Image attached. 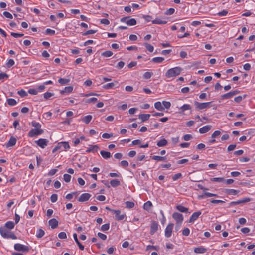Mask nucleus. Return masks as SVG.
<instances>
[{"mask_svg": "<svg viewBox=\"0 0 255 255\" xmlns=\"http://www.w3.org/2000/svg\"><path fill=\"white\" fill-rule=\"evenodd\" d=\"M182 70V69L180 67H175L169 69L166 72L165 76L167 78L176 77L180 74Z\"/></svg>", "mask_w": 255, "mask_h": 255, "instance_id": "obj_1", "label": "nucleus"}, {"mask_svg": "<svg viewBox=\"0 0 255 255\" xmlns=\"http://www.w3.org/2000/svg\"><path fill=\"white\" fill-rule=\"evenodd\" d=\"M0 233L1 236L4 238H10L12 239H17V237L13 232L9 231L4 227L0 228Z\"/></svg>", "mask_w": 255, "mask_h": 255, "instance_id": "obj_2", "label": "nucleus"}, {"mask_svg": "<svg viewBox=\"0 0 255 255\" xmlns=\"http://www.w3.org/2000/svg\"><path fill=\"white\" fill-rule=\"evenodd\" d=\"M212 102H205V103H199L197 101L194 102V105L197 110H203L209 107H211Z\"/></svg>", "mask_w": 255, "mask_h": 255, "instance_id": "obj_3", "label": "nucleus"}, {"mask_svg": "<svg viewBox=\"0 0 255 255\" xmlns=\"http://www.w3.org/2000/svg\"><path fill=\"white\" fill-rule=\"evenodd\" d=\"M43 130L41 128L32 129L28 133V136L33 137L39 135H41L43 133Z\"/></svg>", "mask_w": 255, "mask_h": 255, "instance_id": "obj_4", "label": "nucleus"}, {"mask_svg": "<svg viewBox=\"0 0 255 255\" xmlns=\"http://www.w3.org/2000/svg\"><path fill=\"white\" fill-rule=\"evenodd\" d=\"M14 248L17 251L27 252L29 251V248L28 246L19 243L15 244Z\"/></svg>", "mask_w": 255, "mask_h": 255, "instance_id": "obj_5", "label": "nucleus"}, {"mask_svg": "<svg viewBox=\"0 0 255 255\" xmlns=\"http://www.w3.org/2000/svg\"><path fill=\"white\" fill-rule=\"evenodd\" d=\"M240 93V91L239 90H234L233 91H231L230 92H228L227 93L224 94L223 95H222L221 96V97L222 99H229L234 96L239 94Z\"/></svg>", "mask_w": 255, "mask_h": 255, "instance_id": "obj_6", "label": "nucleus"}, {"mask_svg": "<svg viewBox=\"0 0 255 255\" xmlns=\"http://www.w3.org/2000/svg\"><path fill=\"white\" fill-rule=\"evenodd\" d=\"M158 223L157 221L152 220L150 226V233L151 235L155 234L158 230Z\"/></svg>", "mask_w": 255, "mask_h": 255, "instance_id": "obj_7", "label": "nucleus"}, {"mask_svg": "<svg viewBox=\"0 0 255 255\" xmlns=\"http://www.w3.org/2000/svg\"><path fill=\"white\" fill-rule=\"evenodd\" d=\"M173 226L174 224L173 223H169L167 226L165 230V236L167 238H169L171 236Z\"/></svg>", "mask_w": 255, "mask_h": 255, "instance_id": "obj_8", "label": "nucleus"}, {"mask_svg": "<svg viewBox=\"0 0 255 255\" xmlns=\"http://www.w3.org/2000/svg\"><path fill=\"white\" fill-rule=\"evenodd\" d=\"M35 142L41 148H44L47 145L48 141L46 139L40 138Z\"/></svg>", "mask_w": 255, "mask_h": 255, "instance_id": "obj_9", "label": "nucleus"}, {"mask_svg": "<svg viewBox=\"0 0 255 255\" xmlns=\"http://www.w3.org/2000/svg\"><path fill=\"white\" fill-rule=\"evenodd\" d=\"M112 212L115 214V218L118 221L123 220L126 217V215L120 214L121 211L119 210H112Z\"/></svg>", "mask_w": 255, "mask_h": 255, "instance_id": "obj_10", "label": "nucleus"}, {"mask_svg": "<svg viewBox=\"0 0 255 255\" xmlns=\"http://www.w3.org/2000/svg\"><path fill=\"white\" fill-rule=\"evenodd\" d=\"M172 217L176 221V223L182 222L183 221V216L182 214L178 212H174L172 214Z\"/></svg>", "mask_w": 255, "mask_h": 255, "instance_id": "obj_11", "label": "nucleus"}, {"mask_svg": "<svg viewBox=\"0 0 255 255\" xmlns=\"http://www.w3.org/2000/svg\"><path fill=\"white\" fill-rule=\"evenodd\" d=\"M91 197V194L89 193H83L79 197L78 200L79 202H83L88 201Z\"/></svg>", "mask_w": 255, "mask_h": 255, "instance_id": "obj_12", "label": "nucleus"}, {"mask_svg": "<svg viewBox=\"0 0 255 255\" xmlns=\"http://www.w3.org/2000/svg\"><path fill=\"white\" fill-rule=\"evenodd\" d=\"M201 214V212L200 211L193 213L189 219V223L194 222L195 220H196L198 218L199 216Z\"/></svg>", "mask_w": 255, "mask_h": 255, "instance_id": "obj_13", "label": "nucleus"}, {"mask_svg": "<svg viewBox=\"0 0 255 255\" xmlns=\"http://www.w3.org/2000/svg\"><path fill=\"white\" fill-rule=\"evenodd\" d=\"M212 128L211 125H206L199 129V132L201 134L205 133L208 132Z\"/></svg>", "mask_w": 255, "mask_h": 255, "instance_id": "obj_14", "label": "nucleus"}, {"mask_svg": "<svg viewBox=\"0 0 255 255\" xmlns=\"http://www.w3.org/2000/svg\"><path fill=\"white\" fill-rule=\"evenodd\" d=\"M224 192L228 195H236L240 192V191L233 189H225Z\"/></svg>", "mask_w": 255, "mask_h": 255, "instance_id": "obj_15", "label": "nucleus"}, {"mask_svg": "<svg viewBox=\"0 0 255 255\" xmlns=\"http://www.w3.org/2000/svg\"><path fill=\"white\" fill-rule=\"evenodd\" d=\"M48 223L51 228L53 229L56 228L58 225V222L55 218L50 219Z\"/></svg>", "mask_w": 255, "mask_h": 255, "instance_id": "obj_16", "label": "nucleus"}, {"mask_svg": "<svg viewBox=\"0 0 255 255\" xmlns=\"http://www.w3.org/2000/svg\"><path fill=\"white\" fill-rule=\"evenodd\" d=\"M16 141L15 138L13 136L11 137L8 142L6 144V147L8 148L14 146L16 143Z\"/></svg>", "mask_w": 255, "mask_h": 255, "instance_id": "obj_17", "label": "nucleus"}, {"mask_svg": "<svg viewBox=\"0 0 255 255\" xmlns=\"http://www.w3.org/2000/svg\"><path fill=\"white\" fill-rule=\"evenodd\" d=\"M118 83L117 81H115L114 82L107 83L103 86V88L104 89H110L112 88L114 86H115L116 84Z\"/></svg>", "mask_w": 255, "mask_h": 255, "instance_id": "obj_18", "label": "nucleus"}, {"mask_svg": "<svg viewBox=\"0 0 255 255\" xmlns=\"http://www.w3.org/2000/svg\"><path fill=\"white\" fill-rule=\"evenodd\" d=\"M207 249L203 246L196 247L194 249V251L196 253L202 254L207 251Z\"/></svg>", "mask_w": 255, "mask_h": 255, "instance_id": "obj_19", "label": "nucleus"}, {"mask_svg": "<svg viewBox=\"0 0 255 255\" xmlns=\"http://www.w3.org/2000/svg\"><path fill=\"white\" fill-rule=\"evenodd\" d=\"M251 200V199L250 198L246 197L243 199L235 201V205L246 203L250 202Z\"/></svg>", "mask_w": 255, "mask_h": 255, "instance_id": "obj_20", "label": "nucleus"}, {"mask_svg": "<svg viewBox=\"0 0 255 255\" xmlns=\"http://www.w3.org/2000/svg\"><path fill=\"white\" fill-rule=\"evenodd\" d=\"M153 24H165L167 23V21L165 20H162L160 18H156L152 21Z\"/></svg>", "mask_w": 255, "mask_h": 255, "instance_id": "obj_21", "label": "nucleus"}, {"mask_svg": "<svg viewBox=\"0 0 255 255\" xmlns=\"http://www.w3.org/2000/svg\"><path fill=\"white\" fill-rule=\"evenodd\" d=\"M100 154L101 156L103 157V158L106 159H108L111 157V154L110 152L108 151L102 150L100 151Z\"/></svg>", "mask_w": 255, "mask_h": 255, "instance_id": "obj_22", "label": "nucleus"}, {"mask_svg": "<svg viewBox=\"0 0 255 255\" xmlns=\"http://www.w3.org/2000/svg\"><path fill=\"white\" fill-rule=\"evenodd\" d=\"M99 149V146L97 145L92 146L88 148L86 152H97L98 151V150Z\"/></svg>", "mask_w": 255, "mask_h": 255, "instance_id": "obj_23", "label": "nucleus"}, {"mask_svg": "<svg viewBox=\"0 0 255 255\" xmlns=\"http://www.w3.org/2000/svg\"><path fill=\"white\" fill-rule=\"evenodd\" d=\"M176 209L181 212L187 213L188 212V208L185 207L182 205H177L176 206Z\"/></svg>", "mask_w": 255, "mask_h": 255, "instance_id": "obj_24", "label": "nucleus"}, {"mask_svg": "<svg viewBox=\"0 0 255 255\" xmlns=\"http://www.w3.org/2000/svg\"><path fill=\"white\" fill-rule=\"evenodd\" d=\"M150 117V115L147 114H140L139 115V119L141 120L142 122L146 121L148 120Z\"/></svg>", "mask_w": 255, "mask_h": 255, "instance_id": "obj_25", "label": "nucleus"}, {"mask_svg": "<svg viewBox=\"0 0 255 255\" xmlns=\"http://www.w3.org/2000/svg\"><path fill=\"white\" fill-rule=\"evenodd\" d=\"M73 87L72 86H68L65 87L63 90L60 91V93L63 94L64 93H70L72 92Z\"/></svg>", "mask_w": 255, "mask_h": 255, "instance_id": "obj_26", "label": "nucleus"}, {"mask_svg": "<svg viewBox=\"0 0 255 255\" xmlns=\"http://www.w3.org/2000/svg\"><path fill=\"white\" fill-rule=\"evenodd\" d=\"M3 227L7 229H12L14 227V223L12 221H8L5 224Z\"/></svg>", "mask_w": 255, "mask_h": 255, "instance_id": "obj_27", "label": "nucleus"}, {"mask_svg": "<svg viewBox=\"0 0 255 255\" xmlns=\"http://www.w3.org/2000/svg\"><path fill=\"white\" fill-rule=\"evenodd\" d=\"M155 108L158 111L164 110V107L162 105L160 102H156L154 103Z\"/></svg>", "mask_w": 255, "mask_h": 255, "instance_id": "obj_28", "label": "nucleus"}, {"mask_svg": "<svg viewBox=\"0 0 255 255\" xmlns=\"http://www.w3.org/2000/svg\"><path fill=\"white\" fill-rule=\"evenodd\" d=\"M167 144H168L167 140L165 139H162L160 140V141H159L157 143V145L158 147H163V146L167 145Z\"/></svg>", "mask_w": 255, "mask_h": 255, "instance_id": "obj_29", "label": "nucleus"}, {"mask_svg": "<svg viewBox=\"0 0 255 255\" xmlns=\"http://www.w3.org/2000/svg\"><path fill=\"white\" fill-rule=\"evenodd\" d=\"M151 158H152V159L156 160L158 161H165L166 159V157L165 156L162 157V156H157V155H154V156H151Z\"/></svg>", "mask_w": 255, "mask_h": 255, "instance_id": "obj_30", "label": "nucleus"}, {"mask_svg": "<svg viewBox=\"0 0 255 255\" xmlns=\"http://www.w3.org/2000/svg\"><path fill=\"white\" fill-rule=\"evenodd\" d=\"M110 184L113 187H116L120 185V182L117 179H113L110 181Z\"/></svg>", "mask_w": 255, "mask_h": 255, "instance_id": "obj_31", "label": "nucleus"}, {"mask_svg": "<svg viewBox=\"0 0 255 255\" xmlns=\"http://www.w3.org/2000/svg\"><path fill=\"white\" fill-rule=\"evenodd\" d=\"M164 60V58L161 57H154L152 59L151 61L154 63H160Z\"/></svg>", "mask_w": 255, "mask_h": 255, "instance_id": "obj_32", "label": "nucleus"}, {"mask_svg": "<svg viewBox=\"0 0 255 255\" xmlns=\"http://www.w3.org/2000/svg\"><path fill=\"white\" fill-rule=\"evenodd\" d=\"M92 119V116L91 115H89L84 117L82 118V120L83 122L85 123L86 124H88L90 123Z\"/></svg>", "mask_w": 255, "mask_h": 255, "instance_id": "obj_33", "label": "nucleus"}, {"mask_svg": "<svg viewBox=\"0 0 255 255\" xmlns=\"http://www.w3.org/2000/svg\"><path fill=\"white\" fill-rule=\"evenodd\" d=\"M69 81L70 79H64L60 78L58 79V82L62 85H65L68 84Z\"/></svg>", "mask_w": 255, "mask_h": 255, "instance_id": "obj_34", "label": "nucleus"}, {"mask_svg": "<svg viewBox=\"0 0 255 255\" xmlns=\"http://www.w3.org/2000/svg\"><path fill=\"white\" fill-rule=\"evenodd\" d=\"M113 55V53L111 51H106L102 53L101 55L104 57H109Z\"/></svg>", "mask_w": 255, "mask_h": 255, "instance_id": "obj_35", "label": "nucleus"}, {"mask_svg": "<svg viewBox=\"0 0 255 255\" xmlns=\"http://www.w3.org/2000/svg\"><path fill=\"white\" fill-rule=\"evenodd\" d=\"M152 206V203L150 201H148L144 203L143 208L146 210H149Z\"/></svg>", "mask_w": 255, "mask_h": 255, "instance_id": "obj_36", "label": "nucleus"}, {"mask_svg": "<svg viewBox=\"0 0 255 255\" xmlns=\"http://www.w3.org/2000/svg\"><path fill=\"white\" fill-rule=\"evenodd\" d=\"M44 234H45L44 231L42 229H39L37 231L36 236L38 238H41L44 235Z\"/></svg>", "mask_w": 255, "mask_h": 255, "instance_id": "obj_37", "label": "nucleus"}, {"mask_svg": "<svg viewBox=\"0 0 255 255\" xmlns=\"http://www.w3.org/2000/svg\"><path fill=\"white\" fill-rule=\"evenodd\" d=\"M127 24L129 26H134L136 24V21L134 18H131L128 20Z\"/></svg>", "mask_w": 255, "mask_h": 255, "instance_id": "obj_38", "label": "nucleus"}, {"mask_svg": "<svg viewBox=\"0 0 255 255\" xmlns=\"http://www.w3.org/2000/svg\"><path fill=\"white\" fill-rule=\"evenodd\" d=\"M7 104L10 106H14L17 104L16 100L12 98H9L7 100Z\"/></svg>", "mask_w": 255, "mask_h": 255, "instance_id": "obj_39", "label": "nucleus"}, {"mask_svg": "<svg viewBox=\"0 0 255 255\" xmlns=\"http://www.w3.org/2000/svg\"><path fill=\"white\" fill-rule=\"evenodd\" d=\"M126 207L127 208L131 209L134 207L135 204L133 202L126 201L125 203Z\"/></svg>", "mask_w": 255, "mask_h": 255, "instance_id": "obj_40", "label": "nucleus"}, {"mask_svg": "<svg viewBox=\"0 0 255 255\" xmlns=\"http://www.w3.org/2000/svg\"><path fill=\"white\" fill-rule=\"evenodd\" d=\"M144 45L146 48V49L149 51L150 52H152L154 50V47L151 45V44L148 43H145L144 44Z\"/></svg>", "mask_w": 255, "mask_h": 255, "instance_id": "obj_41", "label": "nucleus"}, {"mask_svg": "<svg viewBox=\"0 0 255 255\" xmlns=\"http://www.w3.org/2000/svg\"><path fill=\"white\" fill-rule=\"evenodd\" d=\"M191 109V107L190 105L189 104H184L183 105L182 107H181V108H180V109L181 110V111L182 112H184L186 110H190Z\"/></svg>", "mask_w": 255, "mask_h": 255, "instance_id": "obj_42", "label": "nucleus"}, {"mask_svg": "<svg viewBox=\"0 0 255 255\" xmlns=\"http://www.w3.org/2000/svg\"><path fill=\"white\" fill-rule=\"evenodd\" d=\"M211 181L213 182H221L225 181V178L223 177H215L211 179Z\"/></svg>", "mask_w": 255, "mask_h": 255, "instance_id": "obj_43", "label": "nucleus"}, {"mask_svg": "<svg viewBox=\"0 0 255 255\" xmlns=\"http://www.w3.org/2000/svg\"><path fill=\"white\" fill-rule=\"evenodd\" d=\"M60 145H62V147H63L64 150L68 149L70 148L68 142H61Z\"/></svg>", "mask_w": 255, "mask_h": 255, "instance_id": "obj_44", "label": "nucleus"}, {"mask_svg": "<svg viewBox=\"0 0 255 255\" xmlns=\"http://www.w3.org/2000/svg\"><path fill=\"white\" fill-rule=\"evenodd\" d=\"M110 228V224L109 223L105 224L101 226V229L102 231L105 232L108 230Z\"/></svg>", "mask_w": 255, "mask_h": 255, "instance_id": "obj_45", "label": "nucleus"}, {"mask_svg": "<svg viewBox=\"0 0 255 255\" xmlns=\"http://www.w3.org/2000/svg\"><path fill=\"white\" fill-rule=\"evenodd\" d=\"M31 125L36 128H40L41 127V125L39 123L36 122L35 121H33L31 122Z\"/></svg>", "mask_w": 255, "mask_h": 255, "instance_id": "obj_46", "label": "nucleus"}, {"mask_svg": "<svg viewBox=\"0 0 255 255\" xmlns=\"http://www.w3.org/2000/svg\"><path fill=\"white\" fill-rule=\"evenodd\" d=\"M152 75H153V73H152V72H146L143 74V78L144 79H149L150 78H151V76H152Z\"/></svg>", "mask_w": 255, "mask_h": 255, "instance_id": "obj_47", "label": "nucleus"}, {"mask_svg": "<svg viewBox=\"0 0 255 255\" xmlns=\"http://www.w3.org/2000/svg\"><path fill=\"white\" fill-rule=\"evenodd\" d=\"M45 34H47V35H54L55 34V31L54 30H52L51 29H49V28H47L45 30Z\"/></svg>", "mask_w": 255, "mask_h": 255, "instance_id": "obj_48", "label": "nucleus"}, {"mask_svg": "<svg viewBox=\"0 0 255 255\" xmlns=\"http://www.w3.org/2000/svg\"><path fill=\"white\" fill-rule=\"evenodd\" d=\"M15 64L14 61L13 59H9L8 60L6 64L7 67L10 68V67L14 65Z\"/></svg>", "mask_w": 255, "mask_h": 255, "instance_id": "obj_49", "label": "nucleus"}, {"mask_svg": "<svg viewBox=\"0 0 255 255\" xmlns=\"http://www.w3.org/2000/svg\"><path fill=\"white\" fill-rule=\"evenodd\" d=\"M182 176V174L181 173H177V174L174 175L172 176V178L173 180L176 181V180H178V179L181 178Z\"/></svg>", "mask_w": 255, "mask_h": 255, "instance_id": "obj_50", "label": "nucleus"}, {"mask_svg": "<svg viewBox=\"0 0 255 255\" xmlns=\"http://www.w3.org/2000/svg\"><path fill=\"white\" fill-rule=\"evenodd\" d=\"M246 95H244L243 97L241 96H238L234 98V101L236 103H240L243 99V98H245Z\"/></svg>", "mask_w": 255, "mask_h": 255, "instance_id": "obj_51", "label": "nucleus"}, {"mask_svg": "<svg viewBox=\"0 0 255 255\" xmlns=\"http://www.w3.org/2000/svg\"><path fill=\"white\" fill-rule=\"evenodd\" d=\"M97 31V30H89L87 31L86 32L83 33L82 34V35H84V36H86V35H88L89 34H93L95 33Z\"/></svg>", "mask_w": 255, "mask_h": 255, "instance_id": "obj_52", "label": "nucleus"}, {"mask_svg": "<svg viewBox=\"0 0 255 255\" xmlns=\"http://www.w3.org/2000/svg\"><path fill=\"white\" fill-rule=\"evenodd\" d=\"M17 93L22 97H24L27 96V92L23 89L18 91Z\"/></svg>", "mask_w": 255, "mask_h": 255, "instance_id": "obj_53", "label": "nucleus"}, {"mask_svg": "<svg viewBox=\"0 0 255 255\" xmlns=\"http://www.w3.org/2000/svg\"><path fill=\"white\" fill-rule=\"evenodd\" d=\"M64 180L66 182H69L70 181L71 176L68 174H65L63 176Z\"/></svg>", "mask_w": 255, "mask_h": 255, "instance_id": "obj_54", "label": "nucleus"}, {"mask_svg": "<svg viewBox=\"0 0 255 255\" xmlns=\"http://www.w3.org/2000/svg\"><path fill=\"white\" fill-rule=\"evenodd\" d=\"M58 196L56 194H53L50 197L51 201L52 203L55 202L57 200Z\"/></svg>", "mask_w": 255, "mask_h": 255, "instance_id": "obj_55", "label": "nucleus"}, {"mask_svg": "<svg viewBox=\"0 0 255 255\" xmlns=\"http://www.w3.org/2000/svg\"><path fill=\"white\" fill-rule=\"evenodd\" d=\"M53 95L54 93L47 92L43 94V97L45 99H48L51 96H52Z\"/></svg>", "mask_w": 255, "mask_h": 255, "instance_id": "obj_56", "label": "nucleus"}, {"mask_svg": "<svg viewBox=\"0 0 255 255\" xmlns=\"http://www.w3.org/2000/svg\"><path fill=\"white\" fill-rule=\"evenodd\" d=\"M174 11L175 10L174 8H170L165 12V14L167 15H171L174 13Z\"/></svg>", "mask_w": 255, "mask_h": 255, "instance_id": "obj_57", "label": "nucleus"}, {"mask_svg": "<svg viewBox=\"0 0 255 255\" xmlns=\"http://www.w3.org/2000/svg\"><path fill=\"white\" fill-rule=\"evenodd\" d=\"M58 237L61 239H65L67 238V235L65 232H62L59 233Z\"/></svg>", "mask_w": 255, "mask_h": 255, "instance_id": "obj_58", "label": "nucleus"}, {"mask_svg": "<svg viewBox=\"0 0 255 255\" xmlns=\"http://www.w3.org/2000/svg\"><path fill=\"white\" fill-rule=\"evenodd\" d=\"M28 93L31 95H36L38 94V91L36 89H29L28 90Z\"/></svg>", "mask_w": 255, "mask_h": 255, "instance_id": "obj_59", "label": "nucleus"}, {"mask_svg": "<svg viewBox=\"0 0 255 255\" xmlns=\"http://www.w3.org/2000/svg\"><path fill=\"white\" fill-rule=\"evenodd\" d=\"M11 35L15 38H18L22 37L24 35V34L22 33L11 32Z\"/></svg>", "mask_w": 255, "mask_h": 255, "instance_id": "obj_60", "label": "nucleus"}, {"mask_svg": "<svg viewBox=\"0 0 255 255\" xmlns=\"http://www.w3.org/2000/svg\"><path fill=\"white\" fill-rule=\"evenodd\" d=\"M189 234H190V230L189 228H185L183 229V230L182 231V234L184 236H187L189 235Z\"/></svg>", "mask_w": 255, "mask_h": 255, "instance_id": "obj_61", "label": "nucleus"}, {"mask_svg": "<svg viewBox=\"0 0 255 255\" xmlns=\"http://www.w3.org/2000/svg\"><path fill=\"white\" fill-rule=\"evenodd\" d=\"M162 103L164 105V108H166V109H169L170 106H171V103L169 102H168V101H163L162 102Z\"/></svg>", "mask_w": 255, "mask_h": 255, "instance_id": "obj_62", "label": "nucleus"}, {"mask_svg": "<svg viewBox=\"0 0 255 255\" xmlns=\"http://www.w3.org/2000/svg\"><path fill=\"white\" fill-rule=\"evenodd\" d=\"M113 136V134L112 133L109 134V133H105L102 134V137L103 138H105V139H109Z\"/></svg>", "mask_w": 255, "mask_h": 255, "instance_id": "obj_63", "label": "nucleus"}, {"mask_svg": "<svg viewBox=\"0 0 255 255\" xmlns=\"http://www.w3.org/2000/svg\"><path fill=\"white\" fill-rule=\"evenodd\" d=\"M3 14L6 18H9V19H12L13 18V16L12 15V14L11 13H10L9 12H8L4 11L3 13Z\"/></svg>", "mask_w": 255, "mask_h": 255, "instance_id": "obj_64", "label": "nucleus"}]
</instances>
